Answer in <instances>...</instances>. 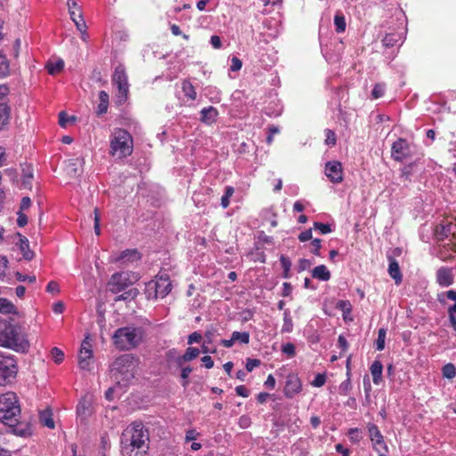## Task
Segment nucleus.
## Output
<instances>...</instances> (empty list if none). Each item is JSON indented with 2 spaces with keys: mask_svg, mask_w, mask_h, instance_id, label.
<instances>
[{
  "mask_svg": "<svg viewBox=\"0 0 456 456\" xmlns=\"http://www.w3.org/2000/svg\"><path fill=\"white\" fill-rule=\"evenodd\" d=\"M120 442L122 456H144L149 449L148 429H123Z\"/></svg>",
  "mask_w": 456,
  "mask_h": 456,
  "instance_id": "f257e3e1",
  "label": "nucleus"
},
{
  "mask_svg": "<svg viewBox=\"0 0 456 456\" xmlns=\"http://www.w3.org/2000/svg\"><path fill=\"white\" fill-rule=\"evenodd\" d=\"M137 360L134 355L126 354L115 359L110 365L111 377L118 385L126 387L134 378Z\"/></svg>",
  "mask_w": 456,
  "mask_h": 456,
  "instance_id": "f03ea898",
  "label": "nucleus"
},
{
  "mask_svg": "<svg viewBox=\"0 0 456 456\" xmlns=\"http://www.w3.org/2000/svg\"><path fill=\"white\" fill-rule=\"evenodd\" d=\"M3 347L12 349L17 353L26 354L30 348V343L25 328L6 321V330L4 331Z\"/></svg>",
  "mask_w": 456,
  "mask_h": 456,
  "instance_id": "7ed1b4c3",
  "label": "nucleus"
},
{
  "mask_svg": "<svg viewBox=\"0 0 456 456\" xmlns=\"http://www.w3.org/2000/svg\"><path fill=\"white\" fill-rule=\"evenodd\" d=\"M20 405L14 392L0 395V421L7 428H16L20 416Z\"/></svg>",
  "mask_w": 456,
  "mask_h": 456,
  "instance_id": "20e7f679",
  "label": "nucleus"
},
{
  "mask_svg": "<svg viewBox=\"0 0 456 456\" xmlns=\"http://www.w3.org/2000/svg\"><path fill=\"white\" fill-rule=\"evenodd\" d=\"M144 331L141 327L126 326L118 328L112 335V341L116 348L128 351L140 345L143 338Z\"/></svg>",
  "mask_w": 456,
  "mask_h": 456,
  "instance_id": "39448f33",
  "label": "nucleus"
},
{
  "mask_svg": "<svg viewBox=\"0 0 456 456\" xmlns=\"http://www.w3.org/2000/svg\"><path fill=\"white\" fill-rule=\"evenodd\" d=\"M133 152V138L125 129H115L110 136V154L117 159H124Z\"/></svg>",
  "mask_w": 456,
  "mask_h": 456,
  "instance_id": "423d86ee",
  "label": "nucleus"
},
{
  "mask_svg": "<svg viewBox=\"0 0 456 456\" xmlns=\"http://www.w3.org/2000/svg\"><path fill=\"white\" fill-rule=\"evenodd\" d=\"M172 289V283L167 274L156 276V279L146 284V293L149 298L165 297Z\"/></svg>",
  "mask_w": 456,
  "mask_h": 456,
  "instance_id": "0eeeda50",
  "label": "nucleus"
},
{
  "mask_svg": "<svg viewBox=\"0 0 456 456\" xmlns=\"http://www.w3.org/2000/svg\"><path fill=\"white\" fill-rule=\"evenodd\" d=\"M18 366L16 359L12 354H0V384L11 383L16 377Z\"/></svg>",
  "mask_w": 456,
  "mask_h": 456,
  "instance_id": "6e6552de",
  "label": "nucleus"
},
{
  "mask_svg": "<svg viewBox=\"0 0 456 456\" xmlns=\"http://www.w3.org/2000/svg\"><path fill=\"white\" fill-rule=\"evenodd\" d=\"M112 83L118 89L117 102L123 104L127 99L129 84L125 68L122 65L116 67L112 76Z\"/></svg>",
  "mask_w": 456,
  "mask_h": 456,
  "instance_id": "1a4fd4ad",
  "label": "nucleus"
},
{
  "mask_svg": "<svg viewBox=\"0 0 456 456\" xmlns=\"http://www.w3.org/2000/svg\"><path fill=\"white\" fill-rule=\"evenodd\" d=\"M454 225L452 223H441L435 228L434 235L436 240L444 241L446 239H450V242L444 245V247L456 253V232H453Z\"/></svg>",
  "mask_w": 456,
  "mask_h": 456,
  "instance_id": "9d476101",
  "label": "nucleus"
},
{
  "mask_svg": "<svg viewBox=\"0 0 456 456\" xmlns=\"http://www.w3.org/2000/svg\"><path fill=\"white\" fill-rule=\"evenodd\" d=\"M412 155V147L406 139L399 138L392 144L391 156L395 161L403 162Z\"/></svg>",
  "mask_w": 456,
  "mask_h": 456,
  "instance_id": "9b49d317",
  "label": "nucleus"
},
{
  "mask_svg": "<svg viewBox=\"0 0 456 456\" xmlns=\"http://www.w3.org/2000/svg\"><path fill=\"white\" fill-rule=\"evenodd\" d=\"M93 364L92 345L86 337L82 344L78 354V366L81 370H90Z\"/></svg>",
  "mask_w": 456,
  "mask_h": 456,
  "instance_id": "f8f14e48",
  "label": "nucleus"
},
{
  "mask_svg": "<svg viewBox=\"0 0 456 456\" xmlns=\"http://www.w3.org/2000/svg\"><path fill=\"white\" fill-rule=\"evenodd\" d=\"M93 411L92 395H86L77 405V418L79 419L81 425L85 424V421L92 415Z\"/></svg>",
  "mask_w": 456,
  "mask_h": 456,
  "instance_id": "ddd939ff",
  "label": "nucleus"
},
{
  "mask_svg": "<svg viewBox=\"0 0 456 456\" xmlns=\"http://www.w3.org/2000/svg\"><path fill=\"white\" fill-rule=\"evenodd\" d=\"M325 175L333 183H340L343 181L342 164L337 160L328 161L325 164Z\"/></svg>",
  "mask_w": 456,
  "mask_h": 456,
  "instance_id": "4468645a",
  "label": "nucleus"
},
{
  "mask_svg": "<svg viewBox=\"0 0 456 456\" xmlns=\"http://www.w3.org/2000/svg\"><path fill=\"white\" fill-rule=\"evenodd\" d=\"M130 284L128 274L125 273H114L109 282V289L111 293L118 294L125 290Z\"/></svg>",
  "mask_w": 456,
  "mask_h": 456,
  "instance_id": "2eb2a0df",
  "label": "nucleus"
},
{
  "mask_svg": "<svg viewBox=\"0 0 456 456\" xmlns=\"http://www.w3.org/2000/svg\"><path fill=\"white\" fill-rule=\"evenodd\" d=\"M302 390V382L297 374H289L286 379L284 395L288 398H293Z\"/></svg>",
  "mask_w": 456,
  "mask_h": 456,
  "instance_id": "dca6fc26",
  "label": "nucleus"
},
{
  "mask_svg": "<svg viewBox=\"0 0 456 456\" xmlns=\"http://www.w3.org/2000/svg\"><path fill=\"white\" fill-rule=\"evenodd\" d=\"M436 282L440 287L447 288L453 284L454 278L452 270L446 266H442L436 271Z\"/></svg>",
  "mask_w": 456,
  "mask_h": 456,
  "instance_id": "f3484780",
  "label": "nucleus"
},
{
  "mask_svg": "<svg viewBox=\"0 0 456 456\" xmlns=\"http://www.w3.org/2000/svg\"><path fill=\"white\" fill-rule=\"evenodd\" d=\"M219 111L213 106L203 108L200 111V121L207 126H212L217 121Z\"/></svg>",
  "mask_w": 456,
  "mask_h": 456,
  "instance_id": "a211bd4d",
  "label": "nucleus"
},
{
  "mask_svg": "<svg viewBox=\"0 0 456 456\" xmlns=\"http://www.w3.org/2000/svg\"><path fill=\"white\" fill-rule=\"evenodd\" d=\"M373 449L378 453L387 452V446L379 429H369Z\"/></svg>",
  "mask_w": 456,
  "mask_h": 456,
  "instance_id": "6ab92c4d",
  "label": "nucleus"
},
{
  "mask_svg": "<svg viewBox=\"0 0 456 456\" xmlns=\"http://www.w3.org/2000/svg\"><path fill=\"white\" fill-rule=\"evenodd\" d=\"M141 255L137 249H126L115 259L121 264L133 263L140 260Z\"/></svg>",
  "mask_w": 456,
  "mask_h": 456,
  "instance_id": "aec40b11",
  "label": "nucleus"
},
{
  "mask_svg": "<svg viewBox=\"0 0 456 456\" xmlns=\"http://www.w3.org/2000/svg\"><path fill=\"white\" fill-rule=\"evenodd\" d=\"M404 40L403 32L387 33L383 38V45L386 47H393L396 45H402Z\"/></svg>",
  "mask_w": 456,
  "mask_h": 456,
  "instance_id": "412c9836",
  "label": "nucleus"
},
{
  "mask_svg": "<svg viewBox=\"0 0 456 456\" xmlns=\"http://www.w3.org/2000/svg\"><path fill=\"white\" fill-rule=\"evenodd\" d=\"M388 273L390 277L395 281V284L398 285L402 282V273L399 267L398 262L392 256H388Z\"/></svg>",
  "mask_w": 456,
  "mask_h": 456,
  "instance_id": "4be33fe9",
  "label": "nucleus"
},
{
  "mask_svg": "<svg viewBox=\"0 0 456 456\" xmlns=\"http://www.w3.org/2000/svg\"><path fill=\"white\" fill-rule=\"evenodd\" d=\"M53 411L50 408L42 410L38 413L39 423L45 428H54Z\"/></svg>",
  "mask_w": 456,
  "mask_h": 456,
  "instance_id": "5701e85b",
  "label": "nucleus"
},
{
  "mask_svg": "<svg viewBox=\"0 0 456 456\" xmlns=\"http://www.w3.org/2000/svg\"><path fill=\"white\" fill-rule=\"evenodd\" d=\"M370 370L373 383L379 385L382 380L383 365L381 362L379 360L374 361L370 367Z\"/></svg>",
  "mask_w": 456,
  "mask_h": 456,
  "instance_id": "b1692460",
  "label": "nucleus"
},
{
  "mask_svg": "<svg viewBox=\"0 0 456 456\" xmlns=\"http://www.w3.org/2000/svg\"><path fill=\"white\" fill-rule=\"evenodd\" d=\"M312 276L319 281H327L330 279V273L324 265H320L313 269Z\"/></svg>",
  "mask_w": 456,
  "mask_h": 456,
  "instance_id": "393cba45",
  "label": "nucleus"
},
{
  "mask_svg": "<svg viewBox=\"0 0 456 456\" xmlns=\"http://www.w3.org/2000/svg\"><path fill=\"white\" fill-rule=\"evenodd\" d=\"M18 245L24 259L31 260L34 257V253L30 250L28 240L26 237L20 236Z\"/></svg>",
  "mask_w": 456,
  "mask_h": 456,
  "instance_id": "a878e982",
  "label": "nucleus"
},
{
  "mask_svg": "<svg viewBox=\"0 0 456 456\" xmlns=\"http://www.w3.org/2000/svg\"><path fill=\"white\" fill-rule=\"evenodd\" d=\"M99 104L97 106L96 113L102 115L107 112L109 107V94L105 91L99 93Z\"/></svg>",
  "mask_w": 456,
  "mask_h": 456,
  "instance_id": "bb28decb",
  "label": "nucleus"
},
{
  "mask_svg": "<svg viewBox=\"0 0 456 456\" xmlns=\"http://www.w3.org/2000/svg\"><path fill=\"white\" fill-rule=\"evenodd\" d=\"M182 91L188 100L194 101L197 97L195 87L188 80H183L182 82Z\"/></svg>",
  "mask_w": 456,
  "mask_h": 456,
  "instance_id": "cd10ccee",
  "label": "nucleus"
},
{
  "mask_svg": "<svg viewBox=\"0 0 456 456\" xmlns=\"http://www.w3.org/2000/svg\"><path fill=\"white\" fill-rule=\"evenodd\" d=\"M334 26H335V29L338 33H341L346 30V18L342 12H338L335 14Z\"/></svg>",
  "mask_w": 456,
  "mask_h": 456,
  "instance_id": "c85d7f7f",
  "label": "nucleus"
},
{
  "mask_svg": "<svg viewBox=\"0 0 456 456\" xmlns=\"http://www.w3.org/2000/svg\"><path fill=\"white\" fill-rule=\"evenodd\" d=\"M0 313L17 314L15 305L6 298H0Z\"/></svg>",
  "mask_w": 456,
  "mask_h": 456,
  "instance_id": "c756f323",
  "label": "nucleus"
},
{
  "mask_svg": "<svg viewBox=\"0 0 456 456\" xmlns=\"http://www.w3.org/2000/svg\"><path fill=\"white\" fill-rule=\"evenodd\" d=\"M67 6L70 18L77 17L82 12V7L77 0H67Z\"/></svg>",
  "mask_w": 456,
  "mask_h": 456,
  "instance_id": "7c9ffc66",
  "label": "nucleus"
},
{
  "mask_svg": "<svg viewBox=\"0 0 456 456\" xmlns=\"http://www.w3.org/2000/svg\"><path fill=\"white\" fill-rule=\"evenodd\" d=\"M337 308L342 311L343 313V319L346 321L347 319V316L352 312V305L349 300H338L337 303Z\"/></svg>",
  "mask_w": 456,
  "mask_h": 456,
  "instance_id": "2f4dec72",
  "label": "nucleus"
},
{
  "mask_svg": "<svg viewBox=\"0 0 456 456\" xmlns=\"http://www.w3.org/2000/svg\"><path fill=\"white\" fill-rule=\"evenodd\" d=\"M10 107L6 103H0V129L8 123Z\"/></svg>",
  "mask_w": 456,
  "mask_h": 456,
  "instance_id": "473e14b6",
  "label": "nucleus"
},
{
  "mask_svg": "<svg viewBox=\"0 0 456 456\" xmlns=\"http://www.w3.org/2000/svg\"><path fill=\"white\" fill-rule=\"evenodd\" d=\"M138 295L137 289H130L122 294L116 297L115 301H131L134 299Z\"/></svg>",
  "mask_w": 456,
  "mask_h": 456,
  "instance_id": "72a5a7b5",
  "label": "nucleus"
},
{
  "mask_svg": "<svg viewBox=\"0 0 456 456\" xmlns=\"http://www.w3.org/2000/svg\"><path fill=\"white\" fill-rule=\"evenodd\" d=\"M45 68L49 74L54 75L62 70L64 68V61L62 60H58L54 62H48Z\"/></svg>",
  "mask_w": 456,
  "mask_h": 456,
  "instance_id": "f704fd0d",
  "label": "nucleus"
},
{
  "mask_svg": "<svg viewBox=\"0 0 456 456\" xmlns=\"http://www.w3.org/2000/svg\"><path fill=\"white\" fill-rule=\"evenodd\" d=\"M72 21L75 23L77 29L82 33L83 35L86 34L87 26L84 20L83 12L77 15V17L70 18Z\"/></svg>",
  "mask_w": 456,
  "mask_h": 456,
  "instance_id": "c9c22d12",
  "label": "nucleus"
},
{
  "mask_svg": "<svg viewBox=\"0 0 456 456\" xmlns=\"http://www.w3.org/2000/svg\"><path fill=\"white\" fill-rule=\"evenodd\" d=\"M387 336V330L380 328L378 332V338L375 341V348L378 351H382L385 348V341Z\"/></svg>",
  "mask_w": 456,
  "mask_h": 456,
  "instance_id": "e433bc0d",
  "label": "nucleus"
},
{
  "mask_svg": "<svg viewBox=\"0 0 456 456\" xmlns=\"http://www.w3.org/2000/svg\"><path fill=\"white\" fill-rule=\"evenodd\" d=\"M292 330H293L292 320H291L289 312L288 310H286L283 313V325L281 328V332L289 333L292 331Z\"/></svg>",
  "mask_w": 456,
  "mask_h": 456,
  "instance_id": "4c0bfd02",
  "label": "nucleus"
},
{
  "mask_svg": "<svg viewBox=\"0 0 456 456\" xmlns=\"http://www.w3.org/2000/svg\"><path fill=\"white\" fill-rule=\"evenodd\" d=\"M232 336L235 343L238 342L243 345H248L249 343L250 336L248 332L233 331Z\"/></svg>",
  "mask_w": 456,
  "mask_h": 456,
  "instance_id": "58836bf2",
  "label": "nucleus"
},
{
  "mask_svg": "<svg viewBox=\"0 0 456 456\" xmlns=\"http://www.w3.org/2000/svg\"><path fill=\"white\" fill-rule=\"evenodd\" d=\"M443 377L448 379H452L456 376V368L452 363H446L442 368Z\"/></svg>",
  "mask_w": 456,
  "mask_h": 456,
  "instance_id": "ea45409f",
  "label": "nucleus"
},
{
  "mask_svg": "<svg viewBox=\"0 0 456 456\" xmlns=\"http://www.w3.org/2000/svg\"><path fill=\"white\" fill-rule=\"evenodd\" d=\"M445 297L450 299V300H452V301H455L456 302V290L450 289L448 291L442 292V293L437 295V300L442 305H445L446 304Z\"/></svg>",
  "mask_w": 456,
  "mask_h": 456,
  "instance_id": "a19ab883",
  "label": "nucleus"
},
{
  "mask_svg": "<svg viewBox=\"0 0 456 456\" xmlns=\"http://www.w3.org/2000/svg\"><path fill=\"white\" fill-rule=\"evenodd\" d=\"M280 262H281V265L283 269V278H289L290 277V274H289V272H290V267H291V261L284 256L283 255L281 256L280 257Z\"/></svg>",
  "mask_w": 456,
  "mask_h": 456,
  "instance_id": "79ce46f5",
  "label": "nucleus"
},
{
  "mask_svg": "<svg viewBox=\"0 0 456 456\" xmlns=\"http://www.w3.org/2000/svg\"><path fill=\"white\" fill-rule=\"evenodd\" d=\"M200 351L197 347L190 346L185 350V353L183 354V360H186L187 362H191L194 359H196Z\"/></svg>",
  "mask_w": 456,
  "mask_h": 456,
  "instance_id": "37998d69",
  "label": "nucleus"
},
{
  "mask_svg": "<svg viewBox=\"0 0 456 456\" xmlns=\"http://www.w3.org/2000/svg\"><path fill=\"white\" fill-rule=\"evenodd\" d=\"M175 354H176V349L173 348L167 352V356L168 359H174V361L178 368H180V369L184 368L183 364H184V362H187V361L183 360V355L175 357Z\"/></svg>",
  "mask_w": 456,
  "mask_h": 456,
  "instance_id": "c03bdc74",
  "label": "nucleus"
},
{
  "mask_svg": "<svg viewBox=\"0 0 456 456\" xmlns=\"http://www.w3.org/2000/svg\"><path fill=\"white\" fill-rule=\"evenodd\" d=\"M234 189L232 186H226L224 194L221 198V206L226 208L230 204V198L232 196Z\"/></svg>",
  "mask_w": 456,
  "mask_h": 456,
  "instance_id": "a18cd8bd",
  "label": "nucleus"
},
{
  "mask_svg": "<svg viewBox=\"0 0 456 456\" xmlns=\"http://www.w3.org/2000/svg\"><path fill=\"white\" fill-rule=\"evenodd\" d=\"M386 85L383 83L376 84L371 91V96L373 99L381 98L385 94Z\"/></svg>",
  "mask_w": 456,
  "mask_h": 456,
  "instance_id": "49530a36",
  "label": "nucleus"
},
{
  "mask_svg": "<svg viewBox=\"0 0 456 456\" xmlns=\"http://www.w3.org/2000/svg\"><path fill=\"white\" fill-rule=\"evenodd\" d=\"M9 74V61L7 58L0 53V77H4Z\"/></svg>",
  "mask_w": 456,
  "mask_h": 456,
  "instance_id": "de8ad7c7",
  "label": "nucleus"
},
{
  "mask_svg": "<svg viewBox=\"0 0 456 456\" xmlns=\"http://www.w3.org/2000/svg\"><path fill=\"white\" fill-rule=\"evenodd\" d=\"M325 144L331 147L334 146L337 142V137L335 133L330 129H325Z\"/></svg>",
  "mask_w": 456,
  "mask_h": 456,
  "instance_id": "09e8293b",
  "label": "nucleus"
},
{
  "mask_svg": "<svg viewBox=\"0 0 456 456\" xmlns=\"http://www.w3.org/2000/svg\"><path fill=\"white\" fill-rule=\"evenodd\" d=\"M281 352L289 357H293L296 354L295 346L292 343L282 344Z\"/></svg>",
  "mask_w": 456,
  "mask_h": 456,
  "instance_id": "8fccbe9b",
  "label": "nucleus"
},
{
  "mask_svg": "<svg viewBox=\"0 0 456 456\" xmlns=\"http://www.w3.org/2000/svg\"><path fill=\"white\" fill-rule=\"evenodd\" d=\"M192 371V369L189 366H185L184 368L181 369V379H183V387H186L189 384L188 378Z\"/></svg>",
  "mask_w": 456,
  "mask_h": 456,
  "instance_id": "3c124183",
  "label": "nucleus"
},
{
  "mask_svg": "<svg viewBox=\"0 0 456 456\" xmlns=\"http://www.w3.org/2000/svg\"><path fill=\"white\" fill-rule=\"evenodd\" d=\"M326 382V375L324 373H318L314 380L311 382L312 386L314 387H321Z\"/></svg>",
  "mask_w": 456,
  "mask_h": 456,
  "instance_id": "603ef678",
  "label": "nucleus"
},
{
  "mask_svg": "<svg viewBox=\"0 0 456 456\" xmlns=\"http://www.w3.org/2000/svg\"><path fill=\"white\" fill-rule=\"evenodd\" d=\"M314 227L320 231L322 234H328L332 232L330 224L320 222H314Z\"/></svg>",
  "mask_w": 456,
  "mask_h": 456,
  "instance_id": "864d4df0",
  "label": "nucleus"
},
{
  "mask_svg": "<svg viewBox=\"0 0 456 456\" xmlns=\"http://www.w3.org/2000/svg\"><path fill=\"white\" fill-rule=\"evenodd\" d=\"M52 357L56 363H61L64 359L63 352L58 347H53L51 351Z\"/></svg>",
  "mask_w": 456,
  "mask_h": 456,
  "instance_id": "5fc2aeb1",
  "label": "nucleus"
},
{
  "mask_svg": "<svg viewBox=\"0 0 456 456\" xmlns=\"http://www.w3.org/2000/svg\"><path fill=\"white\" fill-rule=\"evenodd\" d=\"M242 67V61L238 57H232L231 60L230 69L233 72L239 71Z\"/></svg>",
  "mask_w": 456,
  "mask_h": 456,
  "instance_id": "6e6d98bb",
  "label": "nucleus"
},
{
  "mask_svg": "<svg viewBox=\"0 0 456 456\" xmlns=\"http://www.w3.org/2000/svg\"><path fill=\"white\" fill-rule=\"evenodd\" d=\"M94 232L96 233V235H100L101 233V229H100V213H99V210L98 208H95L94 210Z\"/></svg>",
  "mask_w": 456,
  "mask_h": 456,
  "instance_id": "4d7b16f0",
  "label": "nucleus"
},
{
  "mask_svg": "<svg viewBox=\"0 0 456 456\" xmlns=\"http://www.w3.org/2000/svg\"><path fill=\"white\" fill-rule=\"evenodd\" d=\"M16 278L19 281L25 282L28 281L29 283L36 281V276L35 275H26L22 274L20 273H16Z\"/></svg>",
  "mask_w": 456,
  "mask_h": 456,
  "instance_id": "13d9d810",
  "label": "nucleus"
},
{
  "mask_svg": "<svg viewBox=\"0 0 456 456\" xmlns=\"http://www.w3.org/2000/svg\"><path fill=\"white\" fill-rule=\"evenodd\" d=\"M312 247L311 252L315 256H320V249L322 247V240L320 239H314L312 240Z\"/></svg>",
  "mask_w": 456,
  "mask_h": 456,
  "instance_id": "bf43d9fd",
  "label": "nucleus"
},
{
  "mask_svg": "<svg viewBox=\"0 0 456 456\" xmlns=\"http://www.w3.org/2000/svg\"><path fill=\"white\" fill-rule=\"evenodd\" d=\"M7 430L15 436H21V437L29 436L32 435L31 429H7Z\"/></svg>",
  "mask_w": 456,
  "mask_h": 456,
  "instance_id": "052dcab7",
  "label": "nucleus"
},
{
  "mask_svg": "<svg viewBox=\"0 0 456 456\" xmlns=\"http://www.w3.org/2000/svg\"><path fill=\"white\" fill-rule=\"evenodd\" d=\"M202 339V336L200 332L195 331L188 336V344L192 345L194 343H199Z\"/></svg>",
  "mask_w": 456,
  "mask_h": 456,
  "instance_id": "680f3d73",
  "label": "nucleus"
},
{
  "mask_svg": "<svg viewBox=\"0 0 456 456\" xmlns=\"http://www.w3.org/2000/svg\"><path fill=\"white\" fill-rule=\"evenodd\" d=\"M46 291L52 294L58 293L60 291V286L56 281H51L46 286Z\"/></svg>",
  "mask_w": 456,
  "mask_h": 456,
  "instance_id": "e2e57ef3",
  "label": "nucleus"
},
{
  "mask_svg": "<svg viewBox=\"0 0 456 456\" xmlns=\"http://www.w3.org/2000/svg\"><path fill=\"white\" fill-rule=\"evenodd\" d=\"M260 361L258 359L248 358L246 362V369L248 371H252L256 367L259 366Z\"/></svg>",
  "mask_w": 456,
  "mask_h": 456,
  "instance_id": "0e129e2a",
  "label": "nucleus"
},
{
  "mask_svg": "<svg viewBox=\"0 0 456 456\" xmlns=\"http://www.w3.org/2000/svg\"><path fill=\"white\" fill-rule=\"evenodd\" d=\"M312 235H313L312 230L311 229H307V230L302 232L298 235V240L301 242H305V241L310 240L312 239Z\"/></svg>",
  "mask_w": 456,
  "mask_h": 456,
  "instance_id": "69168bd1",
  "label": "nucleus"
},
{
  "mask_svg": "<svg viewBox=\"0 0 456 456\" xmlns=\"http://www.w3.org/2000/svg\"><path fill=\"white\" fill-rule=\"evenodd\" d=\"M17 215H18L17 224L20 227L25 226L28 224V217H27V216L23 212H21V211H18Z\"/></svg>",
  "mask_w": 456,
  "mask_h": 456,
  "instance_id": "338daca9",
  "label": "nucleus"
},
{
  "mask_svg": "<svg viewBox=\"0 0 456 456\" xmlns=\"http://www.w3.org/2000/svg\"><path fill=\"white\" fill-rule=\"evenodd\" d=\"M210 44L215 49H220L222 47L221 38L216 35H213L210 37Z\"/></svg>",
  "mask_w": 456,
  "mask_h": 456,
  "instance_id": "774afa93",
  "label": "nucleus"
}]
</instances>
